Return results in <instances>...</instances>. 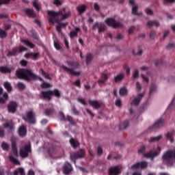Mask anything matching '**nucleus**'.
<instances>
[{"instance_id":"1","label":"nucleus","mask_w":175,"mask_h":175,"mask_svg":"<svg viewBox=\"0 0 175 175\" xmlns=\"http://www.w3.org/2000/svg\"><path fill=\"white\" fill-rule=\"evenodd\" d=\"M16 76L19 80H25V81H35L39 80L40 81H44L42 77H38L33 73L31 69L19 68L16 70Z\"/></svg>"},{"instance_id":"2","label":"nucleus","mask_w":175,"mask_h":175,"mask_svg":"<svg viewBox=\"0 0 175 175\" xmlns=\"http://www.w3.org/2000/svg\"><path fill=\"white\" fill-rule=\"evenodd\" d=\"M66 64L70 68L67 67L65 65H62L61 68L62 69H63V70L67 72V73H69L71 76H80V72L75 71V69H79V62L76 61L67 60Z\"/></svg>"},{"instance_id":"3","label":"nucleus","mask_w":175,"mask_h":175,"mask_svg":"<svg viewBox=\"0 0 175 175\" xmlns=\"http://www.w3.org/2000/svg\"><path fill=\"white\" fill-rule=\"evenodd\" d=\"M47 14L48 16H49V23L54 24L55 23H58V21H59V19L58 18L59 16H62L63 20H65V18H68L69 16H70V12H68L64 14L61 11L57 12L53 10H48Z\"/></svg>"},{"instance_id":"4","label":"nucleus","mask_w":175,"mask_h":175,"mask_svg":"<svg viewBox=\"0 0 175 175\" xmlns=\"http://www.w3.org/2000/svg\"><path fill=\"white\" fill-rule=\"evenodd\" d=\"M146 145H142L141 148L138 150V154H143L145 158L151 159L154 161V158L158 157L161 154V147H157V151L152 152V150H150L149 152L146 153Z\"/></svg>"},{"instance_id":"5","label":"nucleus","mask_w":175,"mask_h":175,"mask_svg":"<svg viewBox=\"0 0 175 175\" xmlns=\"http://www.w3.org/2000/svg\"><path fill=\"white\" fill-rule=\"evenodd\" d=\"M162 159L164 162H167L169 166H173L175 163V150H167L163 154Z\"/></svg>"},{"instance_id":"6","label":"nucleus","mask_w":175,"mask_h":175,"mask_svg":"<svg viewBox=\"0 0 175 175\" xmlns=\"http://www.w3.org/2000/svg\"><path fill=\"white\" fill-rule=\"evenodd\" d=\"M22 118L25 122H28V124L33 125L36 124V114L33 111V109L26 111L25 114L22 116Z\"/></svg>"},{"instance_id":"7","label":"nucleus","mask_w":175,"mask_h":175,"mask_svg":"<svg viewBox=\"0 0 175 175\" xmlns=\"http://www.w3.org/2000/svg\"><path fill=\"white\" fill-rule=\"evenodd\" d=\"M105 24L108 25V27H112V28H122L124 27V25H122L120 22H117L116 19L113 18H107L105 19Z\"/></svg>"},{"instance_id":"8","label":"nucleus","mask_w":175,"mask_h":175,"mask_svg":"<svg viewBox=\"0 0 175 175\" xmlns=\"http://www.w3.org/2000/svg\"><path fill=\"white\" fill-rule=\"evenodd\" d=\"M31 152V144H26L23 148H21L19 150V154L21 158H28L29 152Z\"/></svg>"},{"instance_id":"9","label":"nucleus","mask_w":175,"mask_h":175,"mask_svg":"<svg viewBox=\"0 0 175 175\" xmlns=\"http://www.w3.org/2000/svg\"><path fill=\"white\" fill-rule=\"evenodd\" d=\"M85 155V150L84 149H81L79 151L70 154V158L73 162V163L76 164V159H79L80 158H84Z\"/></svg>"},{"instance_id":"10","label":"nucleus","mask_w":175,"mask_h":175,"mask_svg":"<svg viewBox=\"0 0 175 175\" xmlns=\"http://www.w3.org/2000/svg\"><path fill=\"white\" fill-rule=\"evenodd\" d=\"M41 96L42 99H46V100H51L53 96V90H42L41 91Z\"/></svg>"},{"instance_id":"11","label":"nucleus","mask_w":175,"mask_h":175,"mask_svg":"<svg viewBox=\"0 0 175 175\" xmlns=\"http://www.w3.org/2000/svg\"><path fill=\"white\" fill-rule=\"evenodd\" d=\"M147 166H148V163H147V161H142V162H139L135 164H133L131 166V169L133 170H136V169H146Z\"/></svg>"},{"instance_id":"12","label":"nucleus","mask_w":175,"mask_h":175,"mask_svg":"<svg viewBox=\"0 0 175 175\" xmlns=\"http://www.w3.org/2000/svg\"><path fill=\"white\" fill-rule=\"evenodd\" d=\"M62 170L64 174H69V173L72 172L73 170V167H72V164H70V163L66 161L64 163Z\"/></svg>"},{"instance_id":"13","label":"nucleus","mask_w":175,"mask_h":175,"mask_svg":"<svg viewBox=\"0 0 175 175\" xmlns=\"http://www.w3.org/2000/svg\"><path fill=\"white\" fill-rule=\"evenodd\" d=\"M105 27V24L96 22L93 25L92 29H93V31H95L96 28H98V33H101V32H105V30L106 29Z\"/></svg>"},{"instance_id":"14","label":"nucleus","mask_w":175,"mask_h":175,"mask_svg":"<svg viewBox=\"0 0 175 175\" xmlns=\"http://www.w3.org/2000/svg\"><path fill=\"white\" fill-rule=\"evenodd\" d=\"M144 97V94H139L137 97H135L131 103V105L132 106H139L140 105V102L142 101V99Z\"/></svg>"},{"instance_id":"15","label":"nucleus","mask_w":175,"mask_h":175,"mask_svg":"<svg viewBox=\"0 0 175 175\" xmlns=\"http://www.w3.org/2000/svg\"><path fill=\"white\" fill-rule=\"evenodd\" d=\"M17 103L16 101H11L9 105H8V110L9 113H14L17 111Z\"/></svg>"},{"instance_id":"16","label":"nucleus","mask_w":175,"mask_h":175,"mask_svg":"<svg viewBox=\"0 0 175 175\" xmlns=\"http://www.w3.org/2000/svg\"><path fill=\"white\" fill-rule=\"evenodd\" d=\"M88 103L90 106H92V107H94V109H96L98 110V109H100L102 107V102H99L96 100H89Z\"/></svg>"},{"instance_id":"17","label":"nucleus","mask_w":175,"mask_h":175,"mask_svg":"<svg viewBox=\"0 0 175 175\" xmlns=\"http://www.w3.org/2000/svg\"><path fill=\"white\" fill-rule=\"evenodd\" d=\"M11 144L13 154L14 155V157H18V150L17 149V142H16V139H12Z\"/></svg>"},{"instance_id":"18","label":"nucleus","mask_w":175,"mask_h":175,"mask_svg":"<svg viewBox=\"0 0 175 175\" xmlns=\"http://www.w3.org/2000/svg\"><path fill=\"white\" fill-rule=\"evenodd\" d=\"M109 79V76L106 73H102L100 78L98 81V84L102 85V84H106V82Z\"/></svg>"},{"instance_id":"19","label":"nucleus","mask_w":175,"mask_h":175,"mask_svg":"<svg viewBox=\"0 0 175 175\" xmlns=\"http://www.w3.org/2000/svg\"><path fill=\"white\" fill-rule=\"evenodd\" d=\"M121 172H120V168L117 166L112 167L109 169V175H118Z\"/></svg>"},{"instance_id":"20","label":"nucleus","mask_w":175,"mask_h":175,"mask_svg":"<svg viewBox=\"0 0 175 175\" xmlns=\"http://www.w3.org/2000/svg\"><path fill=\"white\" fill-rule=\"evenodd\" d=\"M39 53H29L25 55V58H31L33 61H36L39 57Z\"/></svg>"},{"instance_id":"21","label":"nucleus","mask_w":175,"mask_h":175,"mask_svg":"<svg viewBox=\"0 0 175 175\" xmlns=\"http://www.w3.org/2000/svg\"><path fill=\"white\" fill-rule=\"evenodd\" d=\"M18 135L21 137H24L27 135V126L22 125L18 129Z\"/></svg>"},{"instance_id":"22","label":"nucleus","mask_w":175,"mask_h":175,"mask_svg":"<svg viewBox=\"0 0 175 175\" xmlns=\"http://www.w3.org/2000/svg\"><path fill=\"white\" fill-rule=\"evenodd\" d=\"M21 43L25 44L29 49H35V44L31 42L30 40L28 39H21Z\"/></svg>"},{"instance_id":"23","label":"nucleus","mask_w":175,"mask_h":175,"mask_svg":"<svg viewBox=\"0 0 175 175\" xmlns=\"http://www.w3.org/2000/svg\"><path fill=\"white\" fill-rule=\"evenodd\" d=\"M55 23H57V24H58V25L56 26L57 31L59 33H61V35H64V33H62V29L61 28H65V27H66V23H59V21L55 22Z\"/></svg>"},{"instance_id":"24","label":"nucleus","mask_w":175,"mask_h":175,"mask_svg":"<svg viewBox=\"0 0 175 175\" xmlns=\"http://www.w3.org/2000/svg\"><path fill=\"white\" fill-rule=\"evenodd\" d=\"M17 53H18V47L15 46L12 48L11 51H8L7 57H16V55H17Z\"/></svg>"},{"instance_id":"25","label":"nucleus","mask_w":175,"mask_h":175,"mask_svg":"<svg viewBox=\"0 0 175 175\" xmlns=\"http://www.w3.org/2000/svg\"><path fill=\"white\" fill-rule=\"evenodd\" d=\"M165 125V119H159L153 125V128H162Z\"/></svg>"},{"instance_id":"26","label":"nucleus","mask_w":175,"mask_h":175,"mask_svg":"<svg viewBox=\"0 0 175 175\" xmlns=\"http://www.w3.org/2000/svg\"><path fill=\"white\" fill-rule=\"evenodd\" d=\"M70 144L71 146L72 147V148H77V147H79V146H80V143H79V141L75 140L73 138H71L70 139Z\"/></svg>"},{"instance_id":"27","label":"nucleus","mask_w":175,"mask_h":175,"mask_svg":"<svg viewBox=\"0 0 175 175\" xmlns=\"http://www.w3.org/2000/svg\"><path fill=\"white\" fill-rule=\"evenodd\" d=\"M147 25H148V27H159L161 25L159 24V21H149L148 23H147Z\"/></svg>"},{"instance_id":"28","label":"nucleus","mask_w":175,"mask_h":175,"mask_svg":"<svg viewBox=\"0 0 175 175\" xmlns=\"http://www.w3.org/2000/svg\"><path fill=\"white\" fill-rule=\"evenodd\" d=\"M124 77H125V75L123 73L118 75L116 77H114L115 83L122 81V80H124Z\"/></svg>"},{"instance_id":"29","label":"nucleus","mask_w":175,"mask_h":175,"mask_svg":"<svg viewBox=\"0 0 175 175\" xmlns=\"http://www.w3.org/2000/svg\"><path fill=\"white\" fill-rule=\"evenodd\" d=\"M174 135V131H172V133L168 132L165 135V137H166V139H168L171 143H174V138L173 137Z\"/></svg>"},{"instance_id":"30","label":"nucleus","mask_w":175,"mask_h":175,"mask_svg":"<svg viewBox=\"0 0 175 175\" xmlns=\"http://www.w3.org/2000/svg\"><path fill=\"white\" fill-rule=\"evenodd\" d=\"M162 139V135H159L157 137H151L148 140L149 143H155V142H159Z\"/></svg>"},{"instance_id":"31","label":"nucleus","mask_w":175,"mask_h":175,"mask_svg":"<svg viewBox=\"0 0 175 175\" xmlns=\"http://www.w3.org/2000/svg\"><path fill=\"white\" fill-rule=\"evenodd\" d=\"M87 7L85 6V5H81L77 7V10L79 13V14H82V13H84Z\"/></svg>"},{"instance_id":"32","label":"nucleus","mask_w":175,"mask_h":175,"mask_svg":"<svg viewBox=\"0 0 175 175\" xmlns=\"http://www.w3.org/2000/svg\"><path fill=\"white\" fill-rule=\"evenodd\" d=\"M1 73H11L12 70L7 66H1L0 67Z\"/></svg>"},{"instance_id":"33","label":"nucleus","mask_w":175,"mask_h":175,"mask_svg":"<svg viewBox=\"0 0 175 175\" xmlns=\"http://www.w3.org/2000/svg\"><path fill=\"white\" fill-rule=\"evenodd\" d=\"M18 173L20 174V175H25V171H24L23 167H20L18 170H15L14 171L13 174L14 175H18Z\"/></svg>"},{"instance_id":"34","label":"nucleus","mask_w":175,"mask_h":175,"mask_svg":"<svg viewBox=\"0 0 175 175\" xmlns=\"http://www.w3.org/2000/svg\"><path fill=\"white\" fill-rule=\"evenodd\" d=\"M4 88L8 91V92H12V90H13V88H12V85L9 82H5L4 84Z\"/></svg>"},{"instance_id":"35","label":"nucleus","mask_w":175,"mask_h":175,"mask_svg":"<svg viewBox=\"0 0 175 175\" xmlns=\"http://www.w3.org/2000/svg\"><path fill=\"white\" fill-rule=\"evenodd\" d=\"M8 99H9V95L6 92L3 93V96L0 97V103H5Z\"/></svg>"},{"instance_id":"36","label":"nucleus","mask_w":175,"mask_h":175,"mask_svg":"<svg viewBox=\"0 0 175 175\" xmlns=\"http://www.w3.org/2000/svg\"><path fill=\"white\" fill-rule=\"evenodd\" d=\"M119 94L121 96L128 95V89H126V88H121Z\"/></svg>"},{"instance_id":"37","label":"nucleus","mask_w":175,"mask_h":175,"mask_svg":"<svg viewBox=\"0 0 175 175\" xmlns=\"http://www.w3.org/2000/svg\"><path fill=\"white\" fill-rule=\"evenodd\" d=\"M129 125V121L126 120L119 126V129L120 131H122V129H126Z\"/></svg>"},{"instance_id":"38","label":"nucleus","mask_w":175,"mask_h":175,"mask_svg":"<svg viewBox=\"0 0 175 175\" xmlns=\"http://www.w3.org/2000/svg\"><path fill=\"white\" fill-rule=\"evenodd\" d=\"M25 13L29 16V17H35V12H33V10L31 9H26Z\"/></svg>"},{"instance_id":"39","label":"nucleus","mask_w":175,"mask_h":175,"mask_svg":"<svg viewBox=\"0 0 175 175\" xmlns=\"http://www.w3.org/2000/svg\"><path fill=\"white\" fill-rule=\"evenodd\" d=\"M9 160L10 162H12L14 165H20V161H18V160H17V159L14 158L13 156H10Z\"/></svg>"},{"instance_id":"40","label":"nucleus","mask_w":175,"mask_h":175,"mask_svg":"<svg viewBox=\"0 0 175 175\" xmlns=\"http://www.w3.org/2000/svg\"><path fill=\"white\" fill-rule=\"evenodd\" d=\"M1 148L3 150V151H9V148H10V146L8 143L6 142H2L1 143Z\"/></svg>"},{"instance_id":"41","label":"nucleus","mask_w":175,"mask_h":175,"mask_svg":"<svg viewBox=\"0 0 175 175\" xmlns=\"http://www.w3.org/2000/svg\"><path fill=\"white\" fill-rule=\"evenodd\" d=\"M52 92H53V95H54L55 98H61V92H59V90L58 89H54Z\"/></svg>"},{"instance_id":"42","label":"nucleus","mask_w":175,"mask_h":175,"mask_svg":"<svg viewBox=\"0 0 175 175\" xmlns=\"http://www.w3.org/2000/svg\"><path fill=\"white\" fill-rule=\"evenodd\" d=\"M7 37H8V33H6V31L0 28V38L5 39V38H7Z\"/></svg>"},{"instance_id":"43","label":"nucleus","mask_w":175,"mask_h":175,"mask_svg":"<svg viewBox=\"0 0 175 175\" xmlns=\"http://www.w3.org/2000/svg\"><path fill=\"white\" fill-rule=\"evenodd\" d=\"M40 73L42 75L45 77V79H48L49 80H51V78L50 77V75L46 73L42 68L40 70Z\"/></svg>"},{"instance_id":"44","label":"nucleus","mask_w":175,"mask_h":175,"mask_svg":"<svg viewBox=\"0 0 175 175\" xmlns=\"http://www.w3.org/2000/svg\"><path fill=\"white\" fill-rule=\"evenodd\" d=\"M54 47L56 49V50L59 51L62 49V46H61V44H59V41H54Z\"/></svg>"},{"instance_id":"45","label":"nucleus","mask_w":175,"mask_h":175,"mask_svg":"<svg viewBox=\"0 0 175 175\" xmlns=\"http://www.w3.org/2000/svg\"><path fill=\"white\" fill-rule=\"evenodd\" d=\"M54 113V109L50 108V109H46L44 110V114L46 116H51Z\"/></svg>"},{"instance_id":"46","label":"nucleus","mask_w":175,"mask_h":175,"mask_svg":"<svg viewBox=\"0 0 175 175\" xmlns=\"http://www.w3.org/2000/svg\"><path fill=\"white\" fill-rule=\"evenodd\" d=\"M40 87L42 90H44V88H50L51 87V85L47 82L43 81Z\"/></svg>"},{"instance_id":"47","label":"nucleus","mask_w":175,"mask_h":175,"mask_svg":"<svg viewBox=\"0 0 175 175\" xmlns=\"http://www.w3.org/2000/svg\"><path fill=\"white\" fill-rule=\"evenodd\" d=\"M68 121L71 125H76V122L73 120V118L72 116H67V118H66V121Z\"/></svg>"},{"instance_id":"48","label":"nucleus","mask_w":175,"mask_h":175,"mask_svg":"<svg viewBox=\"0 0 175 175\" xmlns=\"http://www.w3.org/2000/svg\"><path fill=\"white\" fill-rule=\"evenodd\" d=\"M157 90V85L155 84L152 83L150 88V92L149 94L151 95L152 92H155V90Z\"/></svg>"},{"instance_id":"49","label":"nucleus","mask_w":175,"mask_h":175,"mask_svg":"<svg viewBox=\"0 0 175 175\" xmlns=\"http://www.w3.org/2000/svg\"><path fill=\"white\" fill-rule=\"evenodd\" d=\"M145 12L146 14H148L149 16H152V14H154V11H152L150 7L146 8Z\"/></svg>"},{"instance_id":"50","label":"nucleus","mask_w":175,"mask_h":175,"mask_svg":"<svg viewBox=\"0 0 175 175\" xmlns=\"http://www.w3.org/2000/svg\"><path fill=\"white\" fill-rule=\"evenodd\" d=\"M59 116L60 121H66V118L65 117V114L64 113V112L60 111L59 113Z\"/></svg>"},{"instance_id":"51","label":"nucleus","mask_w":175,"mask_h":175,"mask_svg":"<svg viewBox=\"0 0 175 175\" xmlns=\"http://www.w3.org/2000/svg\"><path fill=\"white\" fill-rule=\"evenodd\" d=\"M137 9H138L137 5H135L133 7L132 13L133 14H135V16H139V13H137Z\"/></svg>"},{"instance_id":"52","label":"nucleus","mask_w":175,"mask_h":175,"mask_svg":"<svg viewBox=\"0 0 175 175\" xmlns=\"http://www.w3.org/2000/svg\"><path fill=\"white\" fill-rule=\"evenodd\" d=\"M91 61H92V54L89 53L86 56V64L88 65V63L91 62Z\"/></svg>"},{"instance_id":"53","label":"nucleus","mask_w":175,"mask_h":175,"mask_svg":"<svg viewBox=\"0 0 175 175\" xmlns=\"http://www.w3.org/2000/svg\"><path fill=\"white\" fill-rule=\"evenodd\" d=\"M17 87L19 88V90H25V84H24L23 82H18Z\"/></svg>"},{"instance_id":"54","label":"nucleus","mask_w":175,"mask_h":175,"mask_svg":"<svg viewBox=\"0 0 175 175\" xmlns=\"http://www.w3.org/2000/svg\"><path fill=\"white\" fill-rule=\"evenodd\" d=\"M33 6L36 9V10H38V12H39L40 8H39V4H38V0H34L33 1Z\"/></svg>"},{"instance_id":"55","label":"nucleus","mask_w":175,"mask_h":175,"mask_svg":"<svg viewBox=\"0 0 175 175\" xmlns=\"http://www.w3.org/2000/svg\"><path fill=\"white\" fill-rule=\"evenodd\" d=\"M53 3L55 5V6H61L62 1L61 0H53Z\"/></svg>"},{"instance_id":"56","label":"nucleus","mask_w":175,"mask_h":175,"mask_svg":"<svg viewBox=\"0 0 175 175\" xmlns=\"http://www.w3.org/2000/svg\"><path fill=\"white\" fill-rule=\"evenodd\" d=\"M77 100H78V102H79V103H81L84 106H87V103H85V100H84V98H78Z\"/></svg>"},{"instance_id":"57","label":"nucleus","mask_w":175,"mask_h":175,"mask_svg":"<svg viewBox=\"0 0 175 175\" xmlns=\"http://www.w3.org/2000/svg\"><path fill=\"white\" fill-rule=\"evenodd\" d=\"M115 105L118 107H121L122 106V102L121 101V99L116 100V103H115Z\"/></svg>"},{"instance_id":"58","label":"nucleus","mask_w":175,"mask_h":175,"mask_svg":"<svg viewBox=\"0 0 175 175\" xmlns=\"http://www.w3.org/2000/svg\"><path fill=\"white\" fill-rule=\"evenodd\" d=\"M27 48L23 45H21L18 48V53H23V51H27Z\"/></svg>"},{"instance_id":"59","label":"nucleus","mask_w":175,"mask_h":175,"mask_svg":"<svg viewBox=\"0 0 175 175\" xmlns=\"http://www.w3.org/2000/svg\"><path fill=\"white\" fill-rule=\"evenodd\" d=\"M133 79H138L139 78V70H135L133 74Z\"/></svg>"},{"instance_id":"60","label":"nucleus","mask_w":175,"mask_h":175,"mask_svg":"<svg viewBox=\"0 0 175 175\" xmlns=\"http://www.w3.org/2000/svg\"><path fill=\"white\" fill-rule=\"evenodd\" d=\"M74 85H75V87H78V88H81V83L80 82V79L77 80L74 83Z\"/></svg>"},{"instance_id":"61","label":"nucleus","mask_w":175,"mask_h":175,"mask_svg":"<svg viewBox=\"0 0 175 175\" xmlns=\"http://www.w3.org/2000/svg\"><path fill=\"white\" fill-rule=\"evenodd\" d=\"M21 66H27L28 65V62L25 59H22L20 61Z\"/></svg>"},{"instance_id":"62","label":"nucleus","mask_w":175,"mask_h":175,"mask_svg":"<svg viewBox=\"0 0 175 175\" xmlns=\"http://www.w3.org/2000/svg\"><path fill=\"white\" fill-rule=\"evenodd\" d=\"M102 154H103V149L100 146H98L97 148V154L100 156Z\"/></svg>"},{"instance_id":"63","label":"nucleus","mask_w":175,"mask_h":175,"mask_svg":"<svg viewBox=\"0 0 175 175\" xmlns=\"http://www.w3.org/2000/svg\"><path fill=\"white\" fill-rule=\"evenodd\" d=\"M156 66H159V65H163V61L162 59H159L155 62Z\"/></svg>"},{"instance_id":"64","label":"nucleus","mask_w":175,"mask_h":175,"mask_svg":"<svg viewBox=\"0 0 175 175\" xmlns=\"http://www.w3.org/2000/svg\"><path fill=\"white\" fill-rule=\"evenodd\" d=\"M75 36H77V33L75 32V31H72L70 32V38H73Z\"/></svg>"}]
</instances>
